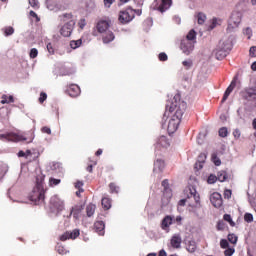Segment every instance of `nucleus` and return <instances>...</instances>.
<instances>
[{
    "label": "nucleus",
    "mask_w": 256,
    "mask_h": 256,
    "mask_svg": "<svg viewBox=\"0 0 256 256\" xmlns=\"http://www.w3.org/2000/svg\"><path fill=\"white\" fill-rule=\"evenodd\" d=\"M217 229H218V231H223V229H224V224H223V222H218V224H217Z\"/></svg>",
    "instance_id": "338daca9"
},
{
    "label": "nucleus",
    "mask_w": 256,
    "mask_h": 256,
    "mask_svg": "<svg viewBox=\"0 0 256 256\" xmlns=\"http://www.w3.org/2000/svg\"><path fill=\"white\" fill-rule=\"evenodd\" d=\"M111 21L101 20L97 23L96 29L98 33H105L109 29Z\"/></svg>",
    "instance_id": "2eb2a0df"
},
{
    "label": "nucleus",
    "mask_w": 256,
    "mask_h": 256,
    "mask_svg": "<svg viewBox=\"0 0 256 256\" xmlns=\"http://www.w3.org/2000/svg\"><path fill=\"white\" fill-rule=\"evenodd\" d=\"M50 205L52 209H55L57 211V213H60V211H63L65 207V204H63V201H61V199H59L57 196H53L50 199Z\"/></svg>",
    "instance_id": "1a4fd4ad"
},
{
    "label": "nucleus",
    "mask_w": 256,
    "mask_h": 256,
    "mask_svg": "<svg viewBox=\"0 0 256 256\" xmlns=\"http://www.w3.org/2000/svg\"><path fill=\"white\" fill-rule=\"evenodd\" d=\"M212 161L214 163V165H216V167H219V165H221V159H219V157H217V154H212Z\"/></svg>",
    "instance_id": "79ce46f5"
},
{
    "label": "nucleus",
    "mask_w": 256,
    "mask_h": 256,
    "mask_svg": "<svg viewBox=\"0 0 256 256\" xmlns=\"http://www.w3.org/2000/svg\"><path fill=\"white\" fill-rule=\"evenodd\" d=\"M220 247L221 249H229V241H227L226 239H221Z\"/></svg>",
    "instance_id": "37998d69"
},
{
    "label": "nucleus",
    "mask_w": 256,
    "mask_h": 256,
    "mask_svg": "<svg viewBox=\"0 0 256 256\" xmlns=\"http://www.w3.org/2000/svg\"><path fill=\"white\" fill-rule=\"evenodd\" d=\"M218 133H219V137H223V138H225V137H227V135H229V131L227 130V127L220 128Z\"/></svg>",
    "instance_id": "a19ab883"
},
{
    "label": "nucleus",
    "mask_w": 256,
    "mask_h": 256,
    "mask_svg": "<svg viewBox=\"0 0 256 256\" xmlns=\"http://www.w3.org/2000/svg\"><path fill=\"white\" fill-rule=\"evenodd\" d=\"M158 256H167V252L164 249L160 250Z\"/></svg>",
    "instance_id": "774afa93"
},
{
    "label": "nucleus",
    "mask_w": 256,
    "mask_h": 256,
    "mask_svg": "<svg viewBox=\"0 0 256 256\" xmlns=\"http://www.w3.org/2000/svg\"><path fill=\"white\" fill-rule=\"evenodd\" d=\"M250 57H256V46H252L249 50Z\"/></svg>",
    "instance_id": "bf43d9fd"
},
{
    "label": "nucleus",
    "mask_w": 256,
    "mask_h": 256,
    "mask_svg": "<svg viewBox=\"0 0 256 256\" xmlns=\"http://www.w3.org/2000/svg\"><path fill=\"white\" fill-rule=\"evenodd\" d=\"M1 104L5 105V104H9V103H15V99L13 98V96H7V95H2L1 97Z\"/></svg>",
    "instance_id": "c85d7f7f"
},
{
    "label": "nucleus",
    "mask_w": 256,
    "mask_h": 256,
    "mask_svg": "<svg viewBox=\"0 0 256 256\" xmlns=\"http://www.w3.org/2000/svg\"><path fill=\"white\" fill-rule=\"evenodd\" d=\"M181 236L180 235H174L172 236L171 240H170V244L173 247V249H180L181 248Z\"/></svg>",
    "instance_id": "6ab92c4d"
},
{
    "label": "nucleus",
    "mask_w": 256,
    "mask_h": 256,
    "mask_svg": "<svg viewBox=\"0 0 256 256\" xmlns=\"http://www.w3.org/2000/svg\"><path fill=\"white\" fill-rule=\"evenodd\" d=\"M240 95L245 101H256V87L245 88Z\"/></svg>",
    "instance_id": "0eeeda50"
},
{
    "label": "nucleus",
    "mask_w": 256,
    "mask_h": 256,
    "mask_svg": "<svg viewBox=\"0 0 256 256\" xmlns=\"http://www.w3.org/2000/svg\"><path fill=\"white\" fill-rule=\"evenodd\" d=\"M47 101V93L41 92L39 97V103L43 104Z\"/></svg>",
    "instance_id": "de8ad7c7"
},
{
    "label": "nucleus",
    "mask_w": 256,
    "mask_h": 256,
    "mask_svg": "<svg viewBox=\"0 0 256 256\" xmlns=\"http://www.w3.org/2000/svg\"><path fill=\"white\" fill-rule=\"evenodd\" d=\"M177 129H179V121L175 118L170 119L168 122V131L170 133H175Z\"/></svg>",
    "instance_id": "aec40b11"
},
{
    "label": "nucleus",
    "mask_w": 256,
    "mask_h": 256,
    "mask_svg": "<svg viewBox=\"0 0 256 256\" xmlns=\"http://www.w3.org/2000/svg\"><path fill=\"white\" fill-rule=\"evenodd\" d=\"M102 207L106 211H108V209H111V199L107 197L102 198Z\"/></svg>",
    "instance_id": "7c9ffc66"
},
{
    "label": "nucleus",
    "mask_w": 256,
    "mask_h": 256,
    "mask_svg": "<svg viewBox=\"0 0 256 256\" xmlns=\"http://www.w3.org/2000/svg\"><path fill=\"white\" fill-rule=\"evenodd\" d=\"M180 49L185 55H191L192 51L195 49V44L189 40H182L180 44Z\"/></svg>",
    "instance_id": "6e6552de"
},
{
    "label": "nucleus",
    "mask_w": 256,
    "mask_h": 256,
    "mask_svg": "<svg viewBox=\"0 0 256 256\" xmlns=\"http://www.w3.org/2000/svg\"><path fill=\"white\" fill-rule=\"evenodd\" d=\"M227 173L225 171H220L217 174V180L220 181V183H224V181H227Z\"/></svg>",
    "instance_id": "473e14b6"
},
{
    "label": "nucleus",
    "mask_w": 256,
    "mask_h": 256,
    "mask_svg": "<svg viewBox=\"0 0 256 256\" xmlns=\"http://www.w3.org/2000/svg\"><path fill=\"white\" fill-rule=\"evenodd\" d=\"M233 136H234L235 139H239V137H241V130L235 129L233 131Z\"/></svg>",
    "instance_id": "13d9d810"
},
{
    "label": "nucleus",
    "mask_w": 256,
    "mask_h": 256,
    "mask_svg": "<svg viewBox=\"0 0 256 256\" xmlns=\"http://www.w3.org/2000/svg\"><path fill=\"white\" fill-rule=\"evenodd\" d=\"M112 3H115V0H104V7H107V9H109Z\"/></svg>",
    "instance_id": "052dcab7"
},
{
    "label": "nucleus",
    "mask_w": 256,
    "mask_h": 256,
    "mask_svg": "<svg viewBox=\"0 0 256 256\" xmlns=\"http://www.w3.org/2000/svg\"><path fill=\"white\" fill-rule=\"evenodd\" d=\"M162 187H164V195H168L169 199H171V189H169V180L165 179L162 181Z\"/></svg>",
    "instance_id": "bb28decb"
},
{
    "label": "nucleus",
    "mask_w": 256,
    "mask_h": 256,
    "mask_svg": "<svg viewBox=\"0 0 256 256\" xmlns=\"http://www.w3.org/2000/svg\"><path fill=\"white\" fill-rule=\"evenodd\" d=\"M2 31H4L5 37H9L10 35H13V33H15V29L11 26L3 28Z\"/></svg>",
    "instance_id": "f704fd0d"
},
{
    "label": "nucleus",
    "mask_w": 256,
    "mask_h": 256,
    "mask_svg": "<svg viewBox=\"0 0 256 256\" xmlns=\"http://www.w3.org/2000/svg\"><path fill=\"white\" fill-rule=\"evenodd\" d=\"M235 253V248H226V250L224 251V255L225 256H233V254Z\"/></svg>",
    "instance_id": "a18cd8bd"
},
{
    "label": "nucleus",
    "mask_w": 256,
    "mask_h": 256,
    "mask_svg": "<svg viewBox=\"0 0 256 256\" xmlns=\"http://www.w3.org/2000/svg\"><path fill=\"white\" fill-rule=\"evenodd\" d=\"M228 241L232 243V245H237L238 237L235 234L228 235Z\"/></svg>",
    "instance_id": "ea45409f"
},
{
    "label": "nucleus",
    "mask_w": 256,
    "mask_h": 256,
    "mask_svg": "<svg viewBox=\"0 0 256 256\" xmlns=\"http://www.w3.org/2000/svg\"><path fill=\"white\" fill-rule=\"evenodd\" d=\"M243 14L239 11H233L228 21V29H235L239 27Z\"/></svg>",
    "instance_id": "423d86ee"
},
{
    "label": "nucleus",
    "mask_w": 256,
    "mask_h": 256,
    "mask_svg": "<svg viewBox=\"0 0 256 256\" xmlns=\"http://www.w3.org/2000/svg\"><path fill=\"white\" fill-rule=\"evenodd\" d=\"M186 195H187V199H193L196 205H199L201 201V197L199 196V193H197V190L195 189V187H190L186 189Z\"/></svg>",
    "instance_id": "9b49d317"
},
{
    "label": "nucleus",
    "mask_w": 256,
    "mask_h": 256,
    "mask_svg": "<svg viewBox=\"0 0 256 256\" xmlns=\"http://www.w3.org/2000/svg\"><path fill=\"white\" fill-rule=\"evenodd\" d=\"M82 43H83V41L81 39L72 40V41H70V47H71V49H77V48L81 47Z\"/></svg>",
    "instance_id": "c9c22d12"
},
{
    "label": "nucleus",
    "mask_w": 256,
    "mask_h": 256,
    "mask_svg": "<svg viewBox=\"0 0 256 256\" xmlns=\"http://www.w3.org/2000/svg\"><path fill=\"white\" fill-rule=\"evenodd\" d=\"M0 138L3 141H12L14 143H19V141H26L27 143H33V140L35 139V132L33 130H30L23 134L10 132V133L0 135Z\"/></svg>",
    "instance_id": "f03ea898"
},
{
    "label": "nucleus",
    "mask_w": 256,
    "mask_h": 256,
    "mask_svg": "<svg viewBox=\"0 0 256 256\" xmlns=\"http://www.w3.org/2000/svg\"><path fill=\"white\" fill-rule=\"evenodd\" d=\"M29 5H31L33 9H39V0H29Z\"/></svg>",
    "instance_id": "49530a36"
},
{
    "label": "nucleus",
    "mask_w": 256,
    "mask_h": 256,
    "mask_svg": "<svg viewBox=\"0 0 256 256\" xmlns=\"http://www.w3.org/2000/svg\"><path fill=\"white\" fill-rule=\"evenodd\" d=\"M210 201L213 205V207H216V209H219L223 205V198L221 197V194L218 192H214L211 197Z\"/></svg>",
    "instance_id": "ddd939ff"
},
{
    "label": "nucleus",
    "mask_w": 256,
    "mask_h": 256,
    "mask_svg": "<svg viewBox=\"0 0 256 256\" xmlns=\"http://www.w3.org/2000/svg\"><path fill=\"white\" fill-rule=\"evenodd\" d=\"M83 181H76L75 182V184H74V187H75V189H78V190H81V189H83Z\"/></svg>",
    "instance_id": "4d7b16f0"
},
{
    "label": "nucleus",
    "mask_w": 256,
    "mask_h": 256,
    "mask_svg": "<svg viewBox=\"0 0 256 256\" xmlns=\"http://www.w3.org/2000/svg\"><path fill=\"white\" fill-rule=\"evenodd\" d=\"M94 231L98 233V235H105V222L96 221L94 223Z\"/></svg>",
    "instance_id": "f3484780"
},
{
    "label": "nucleus",
    "mask_w": 256,
    "mask_h": 256,
    "mask_svg": "<svg viewBox=\"0 0 256 256\" xmlns=\"http://www.w3.org/2000/svg\"><path fill=\"white\" fill-rule=\"evenodd\" d=\"M213 54L215 55L218 61H221L227 57V50H225V48H221V49L216 48L213 51Z\"/></svg>",
    "instance_id": "a211bd4d"
},
{
    "label": "nucleus",
    "mask_w": 256,
    "mask_h": 256,
    "mask_svg": "<svg viewBox=\"0 0 256 256\" xmlns=\"http://www.w3.org/2000/svg\"><path fill=\"white\" fill-rule=\"evenodd\" d=\"M57 253H59V255H65V253H67V250H65V247L63 246H57Z\"/></svg>",
    "instance_id": "5fc2aeb1"
},
{
    "label": "nucleus",
    "mask_w": 256,
    "mask_h": 256,
    "mask_svg": "<svg viewBox=\"0 0 256 256\" xmlns=\"http://www.w3.org/2000/svg\"><path fill=\"white\" fill-rule=\"evenodd\" d=\"M182 65L186 67V69H190V67L193 65V62L191 60H185L182 62Z\"/></svg>",
    "instance_id": "6e6d98bb"
},
{
    "label": "nucleus",
    "mask_w": 256,
    "mask_h": 256,
    "mask_svg": "<svg viewBox=\"0 0 256 256\" xmlns=\"http://www.w3.org/2000/svg\"><path fill=\"white\" fill-rule=\"evenodd\" d=\"M236 85H237V78H234L230 83V85L227 87L226 91L224 92L221 103H225L227 99H229V96L231 95V93H233V89H235Z\"/></svg>",
    "instance_id": "4468645a"
},
{
    "label": "nucleus",
    "mask_w": 256,
    "mask_h": 256,
    "mask_svg": "<svg viewBox=\"0 0 256 256\" xmlns=\"http://www.w3.org/2000/svg\"><path fill=\"white\" fill-rule=\"evenodd\" d=\"M172 4L173 0H161V4L157 7V11H160V13H165V11H167Z\"/></svg>",
    "instance_id": "dca6fc26"
},
{
    "label": "nucleus",
    "mask_w": 256,
    "mask_h": 256,
    "mask_svg": "<svg viewBox=\"0 0 256 256\" xmlns=\"http://www.w3.org/2000/svg\"><path fill=\"white\" fill-rule=\"evenodd\" d=\"M60 19L61 21H63V23L67 22L60 29V34L62 35V37H71V34L73 33V28L75 27V20H73V14H62L60 16Z\"/></svg>",
    "instance_id": "7ed1b4c3"
},
{
    "label": "nucleus",
    "mask_w": 256,
    "mask_h": 256,
    "mask_svg": "<svg viewBox=\"0 0 256 256\" xmlns=\"http://www.w3.org/2000/svg\"><path fill=\"white\" fill-rule=\"evenodd\" d=\"M135 19V10L129 8L127 10L121 11L119 13L118 21L122 23V25H125L127 23H131Z\"/></svg>",
    "instance_id": "39448f33"
},
{
    "label": "nucleus",
    "mask_w": 256,
    "mask_h": 256,
    "mask_svg": "<svg viewBox=\"0 0 256 256\" xmlns=\"http://www.w3.org/2000/svg\"><path fill=\"white\" fill-rule=\"evenodd\" d=\"M196 18L198 25H203V23H205V21L207 20V16L202 12H199Z\"/></svg>",
    "instance_id": "2f4dec72"
},
{
    "label": "nucleus",
    "mask_w": 256,
    "mask_h": 256,
    "mask_svg": "<svg viewBox=\"0 0 256 256\" xmlns=\"http://www.w3.org/2000/svg\"><path fill=\"white\" fill-rule=\"evenodd\" d=\"M30 201L35 203V205H41L45 201V189L34 187L29 195Z\"/></svg>",
    "instance_id": "20e7f679"
},
{
    "label": "nucleus",
    "mask_w": 256,
    "mask_h": 256,
    "mask_svg": "<svg viewBox=\"0 0 256 256\" xmlns=\"http://www.w3.org/2000/svg\"><path fill=\"white\" fill-rule=\"evenodd\" d=\"M169 140L167 139V137L165 136H161L160 138H158L157 141V146L158 147H163L164 149H167V147H169Z\"/></svg>",
    "instance_id": "393cba45"
},
{
    "label": "nucleus",
    "mask_w": 256,
    "mask_h": 256,
    "mask_svg": "<svg viewBox=\"0 0 256 256\" xmlns=\"http://www.w3.org/2000/svg\"><path fill=\"white\" fill-rule=\"evenodd\" d=\"M232 192L231 190H225L224 191V197L225 199H231Z\"/></svg>",
    "instance_id": "0e129e2a"
},
{
    "label": "nucleus",
    "mask_w": 256,
    "mask_h": 256,
    "mask_svg": "<svg viewBox=\"0 0 256 256\" xmlns=\"http://www.w3.org/2000/svg\"><path fill=\"white\" fill-rule=\"evenodd\" d=\"M42 133H46L47 135H51V128L44 126L41 129Z\"/></svg>",
    "instance_id": "680f3d73"
},
{
    "label": "nucleus",
    "mask_w": 256,
    "mask_h": 256,
    "mask_svg": "<svg viewBox=\"0 0 256 256\" xmlns=\"http://www.w3.org/2000/svg\"><path fill=\"white\" fill-rule=\"evenodd\" d=\"M46 48H47V51L50 55H55V48H53V44L48 43Z\"/></svg>",
    "instance_id": "09e8293b"
},
{
    "label": "nucleus",
    "mask_w": 256,
    "mask_h": 256,
    "mask_svg": "<svg viewBox=\"0 0 256 256\" xmlns=\"http://www.w3.org/2000/svg\"><path fill=\"white\" fill-rule=\"evenodd\" d=\"M184 41H189L190 43H197V32H195L193 29L188 32L186 35V38Z\"/></svg>",
    "instance_id": "4be33fe9"
},
{
    "label": "nucleus",
    "mask_w": 256,
    "mask_h": 256,
    "mask_svg": "<svg viewBox=\"0 0 256 256\" xmlns=\"http://www.w3.org/2000/svg\"><path fill=\"white\" fill-rule=\"evenodd\" d=\"M165 169V160L157 159L154 162V171H159L160 173L163 172Z\"/></svg>",
    "instance_id": "b1692460"
},
{
    "label": "nucleus",
    "mask_w": 256,
    "mask_h": 256,
    "mask_svg": "<svg viewBox=\"0 0 256 256\" xmlns=\"http://www.w3.org/2000/svg\"><path fill=\"white\" fill-rule=\"evenodd\" d=\"M110 193H119V186L115 182L109 184Z\"/></svg>",
    "instance_id": "4c0bfd02"
},
{
    "label": "nucleus",
    "mask_w": 256,
    "mask_h": 256,
    "mask_svg": "<svg viewBox=\"0 0 256 256\" xmlns=\"http://www.w3.org/2000/svg\"><path fill=\"white\" fill-rule=\"evenodd\" d=\"M205 159H207V155L205 153H201L198 156V160L195 163V169H203V163H205Z\"/></svg>",
    "instance_id": "5701e85b"
},
{
    "label": "nucleus",
    "mask_w": 256,
    "mask_h": 256,
    "mask_svg": "<svg viewBox=\"0 0 256 256\" xmlns=\"http://www.w3.org/2000/svg\"><path fill=\"white\" fill-rule=\"evenodd\" d=\"M66 93L69 97H79L81 95V87L77 84H70L67 86Z\"/></svg>",
    "instance_id": "9d476101"
},
{
    "label": "nucleus",
    "mask_w": 256,
    "mask_h": 256,
    "mask_svg": "<svg viewBox=\"0 0 256 256\" xmlns=\"http://www.w3.org/2000/svg\"><path fill=\"white\" fill-rule=\"evenodd\" d=\"M208 183L210 184V185H213V183H216L217 182V176H215V175H213V174H211L209 177H208Z\"/></svg>",
    "instance_id": "8fccbe9b"
},
{
    "label": "nucleus",
    "mask_w": 256,
    "mask_h": 256,
    "mask_svg": "<svg viewBox=\"0 0 256 256\" xmlns=\"http://www.w3.org/2000/svg\"><path fill=\"white\" fill-rule=\"evenodd\" d=\"M244 220L247 222V223H251L253 221V214L251 213H246L244 215Z\"/></svg>",
    "instance_id": "3c124183"
},
{
    "label": "nucleus",
    "mask_w": 256,
    "mask_h": 256,
    "mask_svg": "<svg viewBox=\"0 0 256 256\" xmlns=\"http://www.w3.org/2000/svg\"><path fill=\"white\" fill-rule=\"evenodd\" d=\"M171 225H173V217L165 216L161 223L162 229L164 231H167V229H169V227H171Z\"/></svg>",
    "instance_id": "412c9836"
},
{
    "label": "nucleus",
    "mask_w": 256,
    "mask_h": 256,
    "mask_svg": "<svg viewBox=\"0 0 256 256\" xmlns=\"http://www.w3.org/2000/svg\"><path fill=\"white\" fill-rule=\"evenodd\" d=\"M43 183H45V176H43V175H38L37 177H36V188H38V189H45L44 187H43Z\"/></svg>",
    "instance_id": "cd10ccee"
},
{
    "label": "nucleus",
    "mask_w": 256,
    "mask_h": 256,
    "mask_svg": "<svg viewBox=\"0 0 256 256\" xmlns=\"http://www.w3.org/2000/svg\"><path fill=\"white\" fill-rule=\"evenodd\" d=\"M61 183V179H57V178H53L51 177L49 179V186L50 187H57V185H59Z\"/></svg>",
    "instance_id": "e433bc0d"
},
{
    "label": "nucleus",
    "mask_w": 256,
    "mask_h": 256,
    "mask_svg": "<svg viewBox=\"0 0 256 256\" xmlns=\"http://www.w3.org/2000/svg\"><path fill=\"white\" fill-rule=\"evenodd\" d=\"M30 59H36L37 55H39V51L37 50V48H32L30 50Z\"/></svg>",
    "instance_id": "c03bdc74"
},
{
    "label": "nucleus",
    "mask_w": 256,
    "mask_h": 256,
    "mask_svg": "<svg viewBox=\"0 0 256 256\" xmlns=\"http://www.w3.org/2000/svg\"><path fill=\"white\" fill-rule=\"evenodd\" d=\"M85 25H87V20H85L84 18L80 19L78 22V27L80 29H85Z\"/></svg>",
    "instance_id": "603ef678"
},
{
    "label": "nucleus",
    "mask_w": 256,
    "mask_h": 256,
    "mask_svg": "<svg viewBox=\"0 0 256 256\" xmlns=\"http://www.w3.org/2000/svg\"><path fill=\"white\" fill-rule=\"evenodd\" d=\"M196 250L197 243H195V241H190L187 245V251H189V253H195Z\"/></svg>",
    "instance_id": "72a5a7b5"
},
{
    "label": "nucleus",
    "mask_w": 256,
    "mask_h": 256,
    "mask_svg": "<svg viewBox=\"0 0 256 256\" xmlns=\"http://www.w3.org/2000/svg\"><path fill=\"white\" fill-rule=\"evenodd\" d=\"M30 17H34L36 21H40L39 16L33 10L30 11Z\"/></svg>",
    "instance_id": "69168bd1"
},
{
    "label": "nucleus",
    "mask_w": 256,
    "mask_h": 256,
    "mask_svg": "<svg viewBox=\"0 0 256 256\" xmlns=\"http://www.w3.org/2000/svg\"><path fill=\"white\" fill-rule=\"evenodd\" d=\"M114 40H115V34H113V32L111 31L107 32L102 38L103 43H111V41H114Z\"/></svg>",
    "instance_id": "a878e982"
},
{
    "label": "nucleus",
    "mask_w": 256,
    "mask_h": 256,
    "mask_svg": "<svg viewBox=\"0 0 256 256\" xmlns=\"http://www.w3.org/2000/svg\"><path fill=\"white\" fill-rule=\"evenodd\" d=\"M158 59H159V61H167V59H169V57L167 56V54L165 52H162L158 55Z\"/></svg>",
    "instance_id": "864d4df0"
},
{
    "label": "nucleus",
    "mask_w": 256,
    "mask_h": 256,
    "mask_svg": "<svg viewBox=\"0 0 256 256\" xmlns=\"http://www.w3.org/2000/svg\"><path fill=\"white\" fill-rule=\"evenodd\" d=\"M97 207L95 206V204H89L87 207H86V213H87V216L88 217H93V215L95 214V209Z\"/></svg>",
    "instance_id": "c756f323"
},
{
    "label": "nucleus",
    "mask_w": 256,
    "mask_h": 256,
    "mask_svg": "<svg viewBox=\"0 0 256 256\" xmlns=\"http://www.w3.org/2000/svg\"><path fill=\"white\" fill-rule=\"evenodd\" d=\"M224 221H227L231 227H235V222L233 221V218H231V215L229 214H224L223 216Z\"/></svg>",
    "instance_id": "58836bf2"
},
{
    "label": "nucleus",
    "mask_w": 256,
    "mask_h": 256,
    "mask_svg": "<svg viewBox=\"0 0 256 256\" xmlns=\"http://www.w3.org/2000/svg\"><path fill=\"white\" fill-rule=\"evenodd\" d=\"M186 109H187V103L181 100V95L176 94L172 102H169L166 105L165 115H167V112L169 111V113H174L176 119L180 120L181 117H183V114L185 113Z\"/></svg>",
    "instance_id": "f257e3e1"
},
{
    "label": "nucleus",
    "mask_w": 256,
    "mask_h": 256,
    "mask_svg": "<svg viewBox=\"0 0 256 256\" xmlns=\"http://www.w3.org/2000/svg\"><path fill=\"white\" fill-rule=\"evenodd\" d=\"M244 33H245V35L248 36V39H251V35H252V33H253V31L251 30V28H246V29L244 30Z\"/></svg>",
    "instance_id": "e2e57ef3"
},
{
    "label": "nucleus",
    "mask_w": 256,
    "mask_h": 256,
    "mask_svg": "<svg viewBox=\"0 0 256 256\" xmlns=\"http://www.w3.org/2000/svg\"><path fill=\"white\" fill-rule=\"evenodd\" d=\"M81 235L79 229H74L73 231H66L60 236V241H67V239H77Z\"/></svg>",
    "instance_id": "f8f14e48"
}]
</instances>
